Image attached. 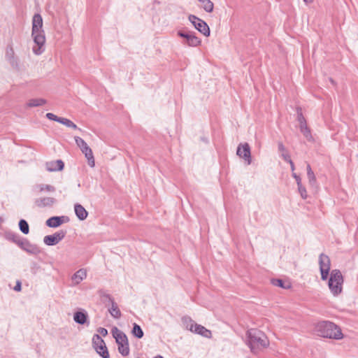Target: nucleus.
Returning a JSON list of instances; mask_svg holds the SVG:
<instances>
[{
	"label": "nucleus",
	"mask_w": 358,
	"mask_h": 358,
	"mask_svg": "<svg viewBox=\"0 0 358 358\" xmlns=\"http://www.w3.org/2000/svg\"><path fill=\"white\" fill-rule=\"evenodd\" d=\"M31 36L37 45V47H33V52L36 55H41L45 50V36L43 29V18L39 13H36L33 16Z\"/></svg>",
	"instance_id": "1"
},
{
	"label": "nucleus",
	"mask_w": 358,
	"mask_h": 358,
	"mask_svg": "<svg viewBox=\"0 0 358 358\" xmlns=\"http://www.w3.org/2000/svg\"><path fill=\"white\" fill-rule=\"evenodd\" d=\"M248 345L254 354H257L261 350L266 348L269 345V341L266 334L257 329H250L246 333Z\"/></svg>",
	"instance_id": "2"
},
{
	"label": "nucleus",
	"mask_w": 358,
	"mask_h": 358,
	"mask_svg": "<svg viewBox=\"0 0 358 358\" xmlns=\"http://www.w3.org/2000/svg\"><path fill=\"white\" fill-rule=\"evenodd\" d=\"M315 331L318 336L335 340L343 338V335L341 328L334 322L321 321L315 325Z\"/></svg>",
	"instance_id": "3"
},
{
	"label": "nucleus",
	"mask_w": 358,
	"mask_h": 358,
	"mask_svg": "<svg viewBox=\"0 0 358 358\" xmlns=\"http://www.w3.org/2000/svg\"><path fill=\"white\" fill-rule=\"evenodd\" d=\"M343 276L338 269H333L330 273L328 280V287L331 294L336 296L343 291Z\"/></svg>",
	"instance_id": "4"
},
{
	"label": "nucleus",
	"mask_w": 358,
	"mask_h": 358,
	"mask_svg": "<svg viewBox=\"0 0 358 358\" xmlns=\"http://www.w3.org/2000/svg\"><path fill=\"white\" fill-rule=\"evenodd\" d=\"M75 141L78 147H79L87 159L88 165L90 167H94L95 165V161L92 149L87 145V143L79 136L75 137Z\"/></svg>",
	"instance_id": "5"
},
{
	"label": "nucleus",
	"mask_w": 358,
	"mask_h": 358,
	"mask_svg": "<svg viewBox=\"0 0 358 358\" xmlns=\"http://www.w3.org/2000/svg\"><path fill=\"white\" fill-rule=\"evenodd\" d=\"M92 346L97 354L102 358H109L110 354L104 341L99 334H94L92 337Z\"/></svg>",
	"instance_id": "6"
},
{
	"label": "nucleus",
	"mask_w": 358,
	"mask_h": 358,
	"mask_svg": "<svg viewBox=\"0 0 358 358\" xmlns=\"http://www.w3.org/2000/svg\"><path fill=\"white\" fill-rule=\"evenodd\" d=\"M320 271L321 279L327 280L330 275L331 260L328 255L321 253L319 256Z\"/></svg>",
	"instance_id": "7"
},
{
	"label": "nucleus",
	"mask_w": 358,
	"mask_h": 358,
	"mask_svg": "<svg viewBox=\"0 0 358 358\" xmlns=\"http://www.w3.org/2000/svg\"><path fill=\"white\" fill-rule=\"evenodd\" d=\"M177 34L178 36L185 39L183 43L189 46L197 47L201 43V39L196 36L194 31L179 30Z\"/></svg>",
	"instance_id": "8"
},
{
	"label": "nucleus",
	"mask_w": 358,
	"mask_h": 358,
	"mask_svg": "<svg viewBox=\"0 0 358 358\" xmlns=\"http://www.w3.org/2000/svg\"><path fill=\"white\" fill-rule=\"evenodd\" d=\"M188 19L196 30L203 34L205 36H210V30L209 26L204 20L192 14L189 15Z\"/></svg>",
	"instance_id": "9"
},
{
	"label": "nucleus",
	"mask_w": 358,
	"mask_h": 358,
	"mask_svg": "<svg viewBox=\"0 0 358 358\" xmlns=\"http://www.w3.org/2000/svg\"><path fill=\"white\" fill-rule=\"evenodd\" d=\"M66 230H59L51 235H47L43 238V242L46 245L54 246L64 238L66 235Z\"/></svg>",
	"instance_id": "10"
},
{
	"label": "nucleus",
	"mask_w": 358,
	"mask_h": 358,
	"mask_svg": "<svg viewBox=\"0 0 358 358\" xmlns=\"http://www.w3.org/2000/svg\"><path fill=\"white\" fill-rule=\"evenodd\" d=\"M236 154L241 158L244 159L248 164L252 162L250 147L248 143L238 145Z\"/></svg>",
	"instance_id": "11"
},
{
	"label": "nucleus",
	"mask_w": 358,
	"mask_h": 358,
	"mask_svg": "<svg viewBox=\"0 0 358 358\" xmlns=\"http://www.w3.org/2000/svg\"><path fill=\"white\" fill-rule=\"evenodd\" d=\"M18 246L29 254L38 255L41 252L40 248L36 245L31 243L27 238H22Z\"/></svg>",
	"instance_id": "12"
},
{
	"label": "nucleus",
	"mask_w": 358,
	"mask_h": 358,
	"mask_svg": "<svg viewBox=\"0 0 358 358\" xmlns=\"http://www.w3.org/2000/svg\"><path fill=\"white\" fill-rule=\"evenodd\" d=\"M69 221V218L68 216H52L46 220L45 224L50 228H57Z\"/></svg>",
	"instance_id": "13"
},
{
	"label": "nucleus",
	"mask_w": 358,
	"mask_h": 358,
	"mask_svg": "<svg viewBox=\"0 0 358 358\" xmlns=\"http://www.w3.org/2000/svg\"><path fill=\"white\" fill-rule=\"evenodd\" d=\"M73 320L76 323L81 325H83L85 324L89 325L90 324L88 321L87 313L85 310L83 309H81L74 313Z\"/></svg>",
	"instance_id": "14"
},
{
	"label": "nucleus",
	"mask_w": 358,
	"mask_h": 358,
	"mask_svg": "<svg viewBox=\"0 0 358 358\" xmlns=\"http://www.w3.org/2000/svg\"><path fill=\"white\" fill-rule=\"evenodd\" d=\"M56 202L55 198L49 196L38 198L34 201L36 206L39 208L52 207Z\"/></svg>",
	"instance_id": "15"
},
{
	"label": "nucleus",
	"mask_w": 358,
	"mask_h": 358,
	"mask_svg": "<svg viewBox=\"0 0 358 358\" xmlns=\"http://www.w3.org/2000/svg\"><path fill=\"white\" fill-rule=\"evenodd\" d=\"M46 169L50 172L62 171L64 169V163L62 159L46 162Z\"/></svg>",
	"instance_id": "16"
},
{
	"label": "nucleus",
	"mask_w": 358,
	"mask_h": 358,
	"mask_svg": "<svg viewBox=\"0 0 358 358\" xmlns=\"http://www.w3.org/2000/svg\"><path fill=\"white\" fill-rule=\"evenodd\" d=\"M112 334L117 345L119 343L125 344L129 343L127 335L123 331L119 330L117 327H114L112 329Z\"/></svg>",
	"instance_id": "17"
},
{
	"label": "nucleus",
	"mask_w": 358,
	"mask_h": 358,
	"mask_svg": "<svg viewBox=\"0 0 358 358\" xmlns=\"http://www.w3.org/2000/svg\"><path fill=\"white\" fill-rule=\"evenodd\" d=\"M74 211L76 217L78 220L83 221L87 219L88 216V212L85 208L80 203H76L74 205Z\"/></svg>",
	"instance_id": "18"
},
{
	"label": "nucleus",
	"mask_w": 358,
	"mask_h": 358,
	"mask_svg": "<svg viewBox=\"0 0 358 358\" xmlns=\"http://www.w3.org/2000/svg\"><path fill=\"white\" fill-rule=\"evenodd\" d=\"M192 332L208 338L212 336V334L210 330L207 329L205 327L196 323L195 324V326L193 328V331Z\"/></svg>",
	"instance_id": "19"
},
{
	"label": "nucleus",
	"mask_w": 358,
	"mask_h": 358,
	"mask_svg": "<svg viewBox=\"0 0 358 358\" xmlns=\"http://www.w3.org/2000/svg\"><path fill=\"white\" fill-rule=\"evenodd\" d=\"M87 277L86 271L81 268L77 271L71 277L75 285H78L83 279Z\"/></svg>",
	"instance_id": "20"
},
{
	"label": "nucleus",
	"mask_w": 358,
	"mask_h": 358,
	"mask_svg": "<svg viewBox=\"0 0 358 358\" xmlns=\"http://www.w3.org/2000/svg\"><path fill=\"white\" fill-rule=\"evenodd\" d=\"M199 6L207 13H212L214 9V3L210 0H198Z\"/></svg>",
	"instance_id": "21"
},
{
	"label": "nucleus",
	"mask_w": 358,
	"mask_h": 358,
	"mask_svg": "<svg viewBox=\"0 0 358 358\" xmlns=\"http://www.w3.org/2000/svg\"><path fill=\"white\" fill-rule=\"evenodd\" d=\"M183 327L187 330L192 331L195 326L194 321L189 316H183L181 319Z\"/></svg>",
	"instance_id": "22"
},
{
	"label": "nucleus",
	"mask_w": 358,
	"mask_h": 358,
	"mask_svg": "<svg viewBox=\"0 0 358 358\" xmlns=\"http://www.w3.org/2000/svg\"><path fill=\"white\" fill-rule=\"evenodd\" d=\"M271 282L273 285L282 288V289H289L291 287V285L289 282L285 283V282L280 278H272L271 280Z\"/></svg>",
	"instance_id": "23"
},
{
	"label": "nucleus",
	"mask_w": 358,
	"mask_h": 358,
	"mask_svg": "<svg viewBox=\"0 0 358 358\" xmlns=\"http://www.w3.org/2000/svg\"><path fill=\"white\" fill-rule=\"evenodd\" d=\"M99 295L103 301L107 306L106 302L108 301L110 304H112L113 302H115L113 298L109 294L106 293V291L103 289H100L98 292Z\"/></svg>",
	"instance_id": "24"
},
{
	"label": "nucleus",
	"mask_w": 358,
	"mask_h": 358,
	"mask_svg": "<svg viewBox=\"0 0 358 358\" xmlns=\"http://www.w3.org/2000/svg\"><path fill=\"white\" fill-rule=\"evenodd\" d=\"M5 238L10 241L16 243L17 245L20 242L22 238L16 233L12 231H8L5 234Z\"/></svg>",
	"instance_id": "25"
},
{
	"label": "nucleus",
	"mask_w": 358,
	"mask_h": 358,
	"mask_svg": "<svg viewBox=\"0 0 358 358\" xmlns=\"http://www.w3.org/2000/svg\"><path fill=\"white\" fill-rule=\"evenodd\" d=\"M111 305V308H109L108 311L109 313H110V315H112V317H113L115 319H119L122 314H121V311L119 309L117 303L115 302H113Z\"/></svg>",
	"instance_id": "26"
},
{
	"label": "nucleus",
	"mask_w": 358,
	"mask_h": 358,
	"mask_svg": "<svg viewBox=\"0 0 358 358\" xmlns=\"http://www.w3.org/2000/svg\"><path fill=\"white\" fill-rule=\"evenodd\" d=\"M306 170L308 182L310 185L314 186L316 184L317 180L315 173L313 171L311 166L309 164H307Z\"/></svg>",
	"instance_id": "27"
},
{
	"label": "nucleus",
	"mask_w": 358,
	"mask_h": 358,
	"mask_svg": "<svg viewBox=\"0 0 358 358\" xmlns=\"http://www.w3.org/2000/svg\"><path fill=\"white\" fill-rule=\"evenodd\" d=\"M47 103V101L44 99H31L27 102V105L28 107H36L41 106Z\"/></svg>",
	"instance_id": "28"
},
{
	"label": "nucleus",
	"mask_w": 358,
	"mask_h": 358,
	"mask_svg": "<svg viewBox=\"0 0 358 358\" xmlns=\"http://www.w3.org/2000/svg\"><path fill=\"white\" fill-rule=\"evenodd\" d=\"M133 336L137 338H141L144 336V333L140 325L136 323H134L133 328L131 330Z\"/></svg>",
	"instance_id": "29"
},
{
	"label": "nucleus",
	"mask_w": 358,
	"mask_h": 358,
	"mask_svg": "<svg viewBox=\"0 0 358 358\" xmlns=\"http://www.w3.org/2000/svg\"><path fill=\"white\" fill-rule=\"evenodd\" d=\"M300 127L301 132L303 134V135L305 136V138L308 141H313V136L311 135L310 129L307 126V124H304L303 126H301V127Z\"/></svg>",
	"instance_id": "30"
},
{
	"label": "nucleus",
	"mask_w": 358,
	"mask_h": 358,
	"mask_svg": "<svg viewBox=\"0 0 358 358\" xmlns=\"http://www.w3.org/2000/svg\"><path fill=\"white\" fill-rule=\"evenodd\" d=\"M18 226L21 232L23 233L24 234H28L29 233V226L28 222L25 220H20Z\"/></svg>",
	"instance_id": "31"
},
{
	"label": "nucleus",
	"mask_w": 358,
	"mask_h": 358,
	"mask_svg": "<svg viewBox=\"0 0 358 358\" xmlns=\"http://www.w3.org/2000/svg\"><path fill=\"white\" fill-rule=\"evenodd\" d=\"M118 351L124 357L127 356L129 353V344L128 343H119Z\"/></svg>",
	"instance_id": "32"
},
{
	"label": "nucleus",
	"mask_w": 358,
	"mask_h": 358,
	"mask_svg": "<svg viewBox=\"0 0 358 358\" xmlns=\"http://www.w3.org/2000/svg\"><path fill=\"white\" fill-rule=\"evenodd\" d=\"M60 124H62L65 125L66 127L72 128L73 129L80 130V129L78 128L76 124H74L71 120H70L67 118L62 117V120H61Z\"/></svg>",
	"instance_id": "33"
},
{
	"label": "nucleus",
	"mask_w": 358,
	"mask_h": 358,
	"mask_svg": "<svg viewBox=\"0 0 358 358\" xmlns=\"http://www.w3.org/2000/svg\"><path fill=\"white\" fill-rule=\"evenodd\" d=\"M297 120L299 122V127L303 126L306 124V120L302 113V110L301 108H297Z\"/></svg>",
	"instance_id": "34"
},
{
	"label": "nucleus",
	"mask_w": 358,
	"mask_h": 358,
	"mask_svg": "<svg viewBox=\"0 0 358 358\" xmlns=\"http://www.w3.org/2000/svg\"><path fill=\"white\" fill-rule=\"evenodd\" d=\"M38 188H39L40 192L47 191V192H53L55 191V187L50 185L41 184V185H38Z\"/></svg>",
	"instance_id": "35"
},
{
	"label": "nucleus",
	"mask_w": 358,
	"mask_h": 358,
	"mask_svg": "<svg viewBox=\"0 0 358 358\" xmlns=\"http://www.w3.org/2000/svg\"><path fill=\"white\" fill-rule=\"evenodd\" d=\"M9 64L11 65V66L17 70H19V62L18 58L15 56H13V57H10L7 60Z\"/></svg>",
	"instance_id": "36"
},
{
	"label": "nucleus",
	"mask_w": 358,
	"mask_h": 358,
	"mask_svg": "<svg viewBox=\"0 0 358 358\" xmlns=\"http://www.w3.org/2000/svg\"><path fill=\"white\" fill-rule=\"evenodd\" d=\"M45 117L48 120H50L55 121V122H57L59 123H60L61 120H62V117H58V116H57L56 115H55V114H53L52 113H46Z\"/></svg>",
	"instance_id": "37"
},
{
	"label": "nucleus",
	"mask_w": 358,
	"mask_h": 358,
	"mask_svg": "<svg viewBox=\"0 0 358 358\" xmlns=\"http://www.w3.org/2000/svg\"><path fill=\"white\" fill-rule=\"evenodd\" d=\"M297 187L301 196L302 199H306L308 196L306 187L302 184L297 185Z\"/></svg>",
	"instance_id": "38"
},
{
	"label": "nucleus",
	"mask_w": 358,
	"mask_h": 358,
	"mask_svg": "<svg viewBox=\"0 0 358 358\" xmlns=\"http://www.w3.org/2000/svg\"><path fill=\"white\" fill-rule=\"evenodd\" d=\"M13 56H15V52H14V50H13V47L11 45L7 46L6 51V60L10 59V57H13Z\"/></svg>",
	"instance_id": "39"
},
{
	"label": "nucleus",
	"mask_w": 358,
	"mask_h": 358,
	"mask_svg": "<svg viewBox=\"0 0 358 358\" xmlns=\"http://www.w3.org/2000/svg\"><path fill=\"white\" fill-rule=\"evenodd\" d=\"M97 331L103 336H106L108 335V330L103 327H99L97 329Z\"/></svg>",
	"instance_id": "40"
},
{
	"label": "nucleus",
	"mask_w": 358,
	"mask_h": 358,
	"mask_svg": "<svg viewBox=\"0 0 358 358\" xmlns=\"http://www.w3.org/2000/svg\"><path fill=\"white\" fill-rule=\"evenodd\" d=\"M292 176L296 180L297 185L302 184L301 177L299 175H297L296 173L293 172Z\"/></svg>",
	"instance_id": "41"
},
{
	"label": "nucleus",
	"mask_w": 358,
	"mask_h": 358,
	"mask_svg": "<svg viewBox=\"0 0 358 358\" xmlns=\"http://www.w3.org/2000/svg\"><path fill=\"white\" fill-rule=\"evenodd\" d=\"M281 156L282 159L287 162H289L292 160L289 155L287 152L282 153Z\"/></svg>",
	"instance_id": "42"
},
{
	"label": "nucleus",
	"mask_w": 358,
	"mask_h": 358,
	"mask_svg": "<svg viewBox=\"0 0 358 358\" xmlns=\"http://www.w3.org/2000/svg\"><path fill=\"white\" fill-rule=\"evenodd\" d=\"M13 289L16 292H20L22 289V283L20 280L16 282V285L14 287Z\"/></svg>",
	"instance_id": "43"
},
{
	"label": "nucleus",
	"mask_w": 358,
	"mask_h": 358,
	"mask_svg": "<svg viewBox=\"0 0 358 358\" xmlns=\"http://www.w3.org/2000/svg\"><path fill=\"white\" fill-rule=\"evenodd\" d=\"M278 145V150L280 152H282V153L285 152L286 149H285V147L284 146V145H283V143L282 142H279Z\"/></svg>",
	"instance_id": "44"
},
{
	"label": "nucleus",
	"mask_w": 358,
	"mask_h": 358,
	"mask_svg": "<svg viewBox=\"0 0 358 358\" xmlns=\"http://www.w3.org/2000/svg\"><path fill=\"white\" fill-rule=\"evenodd\" d=\"M289 164H290V168H291V170L292 171V173L294 172V169H295V166H294V162H292V160H291L290 162H288Z\"/></svg>",
	"instance_id": "45"
},
{
	"label": "nucleus",
	"mask_w": 358,
	"mask_h": 358,
	"mask_svg": "<svg viewBox=\"0 0 358 358\" xmlns=\"http://www.w3.org/2000/svg\"><path fill=\"white\" fill-rule=\"evenodd\" d=\"M313 0H303L306 3H311Z\"/></svg>",
	"instance_id": "46"
},
{
	"label": "nucleus",
	"mask_w": 358,
	"mask_h": 358,
	"mask_svg": "<svg viewBox=\"0 0 358 358\" xmlns=\"http://www.w3.org/2000/svg\"><path fill=\"white\" fill-rule=\"evenodd\" d=\"M155 358H164V357L161 355H157Z\"/></svg>",
	"instance_id": "47"
},
{
	"label": "nucleus",
	"mask_w": 358,
	"mask_h": 358,
	"mask_svg": "<svg viewBox=\"0 0 358 358\" xmlns=\"http://www.w3.org/2000/svg\"><path fill=\"white\" fill-rule=\"evenodd\" d=\"M3 222V218L0 217V224Z\"/></svg>",
	"instance_id": "48"
},
{
	"label": "nucleus",
	"mask_w": 358,
	"mask_h": 358,
	"mask_svg": "<svg viewBox=\"0 0 358 358\" xmlns=\"http://www.w3.org/2000/svg\"><path fill=\"white\" fill-rule=\"evenodd\" d=\"M330 80L332 83H334V80L331 78H330Z\"/></svg>",
	"instance_id": "49"
},
{
	"label": "nucleus",
	"mask_w": 358,
	"mask_h": 358,
	"mask_svg": "<svg viewBox=\"0 0 358 358\" xmlns=\"http://www.w3.org/2000/svg\"><path fill=\"white\" fill-rule=\"evenodd\" d=\"M138 358H140V357H138Z\"/></svg>",
	"instance_id": "50"
}]
</instances>
